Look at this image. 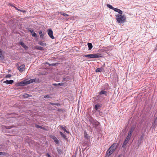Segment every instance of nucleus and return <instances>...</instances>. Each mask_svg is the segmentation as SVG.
<instances>
[{
  "instance_id": "nucleus-1",
  "label": "nucleus",
  "mask_w": 157,
  "mask_h": 157,
  "mask_svg": "<svg viewBox=\"0 0 157 157\" xmlns=\"http://www.w3.org/2000/svg\"><path fill=\"white\" fill-rule=\"evenodd\" d=\"M117 21L118 23H123L126 21V18L125 16L122 15H116Z\"/></svg>"
},
{
  "instance_id": "nucleus-2",
  "label": "nucleus",
  "mask_w": 157,
  "mask_h": 157,
  "mask_svg": "<svg viewBox=\"0 0 157 157\" xmlns=\"http://www.w3.org/2000/svg\"><path fill=\"white\" fill-rule=\"evenodd\" d=\"M82 56L90 58H98L102 57L103 55L102 54L98 53L96 54L83 55Z\"/></svg>"
},
{
  "instance_id": "nucleus-3",
  "label": "nucleus",
  "mask_w": 157,
  "mask_h": 157,
  "mask_svg": "<svg viewBox=\"0 0 157 157\" xmlns=\"http://www.w3.org/2000/svg\"><path fill=\"white\" fill-rule=\"evenodd\" d=\"M89 120L90 124L92 125L93 128H96L100 124L99 122L92 117H90Z\"/></svg>"
},
{
  "instance_id": "nucleus-4",
  "label": "nucleus",
  "mask_w": 157,
  "mask_h": 157,
  "mask_svg": "<svg viewBox=\"0 0 157 157\" xmlns=\"http://www.w3.org/2000/svg\"><path fill=\"white\" fill-rule=\"evenodd\" d=\"M112 147H110L107 151L105 157H109L110 155L114 151L112 149Z\"/></svg>"
},
{
  "instance_id": "nucleus-5",
  "label": "nucleus",
  "mask_w": 157,
  "mask_h": 157,
  "mask_svg": "<svg viewBox=\"0 0 157 157\" xmlns=\"http://www.w3.org/2000/svg\"><path fill=\"white\" fill-rule=\"evenodd\" d=\"M98 94V96L99 98H100L102 97V95H104L105 96H107L108 92L107 91L102 90L99 92Z\"/></svg>"
},
{
  "instance_id": "nucleus-6",
  "label": "nucleus",
  "mask_w": 157,
  "mask_h": 157,
  "mask_svg": "<svg viewBox=\"0 0 157 157\" xmlns=\"http://www.w3.org/2000/svg\"><path fill=\"white\" fill-rule=\"evenodd\" d=\"M53 31L52 29H49L48 30V33L50 37L52 39H54V37L53 35Z\"/></svg>"
},
{
  "instance_id": "nucleus-7",
  "label": "nucleus",
  "mask_w": 157,
  "mask_h": 157,
  "mask_svg": "<svg viewBox=\"0 0 157 157\" xmlns=\"http://www.w3.org/2000/svg\"><path fill=\"white\" fill-rule=\"evenodd\" d=\"M28 30L29 32H30L31 33L33 36L35 37H37V36H38L37 35H36V33H35L34 32V30L33 29H32L31 28H29Z\"/></svg>"
},
{
  "instance_id": "nucleus-8",
  "label": "nucleus",
  "mask_w": 157,
  "mask_h": 157,
  "mask_svg": "<svg viewBox=\"0 0 157 157\" xmlns=\"http://www.w3.org/2000/svg\"><path fill=\"white\" fill-rule=\"evenodd\" d=\"M36 82V78L31 79L29 80L25 81V85H27L28 84H29L33 83V82Z\"/></svg>"
},
{
  "instance_id": "nucleus-9",
  "label": "nucleus",
  "mask_w": 157,
  "mask_h": 157,
  "mask_svg": "<svg viewBox=\"0 0 157 157\" xmlns=\"http://www.w3.org/2000/svg\"><path fill=\"white\" fill-rule=\"evenodd\" d=\"M38 33L40 35V38L43 39H44V35L45 34V32L44 31L40 30L39 31Z\"/></svg>"
},
{
  "instance_id": "nucleus-10",
  "label": "nucleus",
  "mask_w": 157,
  "mask_h": 157,
  "mask_svg": "<svg viewBox=\"0 0 157 157\" xmlns=\"http://www.w3.org/2000/svg\"><path fill=\"white\" fill-rule=\"evenodd\" d=\"M16 85L17 86H25V80L23 81L19 82L17 83L16 84Z\"/></svg>"
},
{
  "instance_id": "nucleus-11",
  "label": "nucleus",
  "mask_w": 157,
  "mask_h": 157,
  "mask_svg": "<svg viewBox=\"0 0 157 157\" xmlns=\"http://www.w3.org/2000/svg\"><path fill=\"white\" fill-rule=\"evenodd\" d=\"M14 81L13 80H6V81L3 82V83H6L7 84H11L13 83Z\"/></svg>"
},
{
  "instance_id": "nucleus-12",
  "label": "nucleus",
  "mask_w": 157,
  "mask_h": 157,
  "mask_svg": "<svg viewBox=\"0 0 157 157\" xmlns=\"http://www.w3.org/2000/svg\"><path fill=\"white\" fill-rule=\"evenodd\" d=\"M129 140H127L126 139H125L123 144L122 147L124 148H125Z\"/></svg>"
},
{
  "instance_id": "nucleus-13",
  "label": "nucleus",
  "mask_w": 157,
  "mask_h": 157,
  "mask_svg": "<svg viewBox=\"0 0 157 157\" xmlns=\"http://www.w3.org/2000/svg\"><path fill=\"white\" fill-rule=\"evenodd\" d=\"M25 65L22 64L18 67V69L20 71H24Z\"/></svg>"
},
{
  "instance_id": "nucleus-14",
  "label": "nucleus",
  "mask_w": 157,
  "mask_h": 157,
  "mask_svg": "<svg viewBox=\"0 0 157 157\" xmlns=\"http://www.w3.org/2000/svg\"><path fill=\"white\" fill-rule=\"evenodd\" d=\"M109 86L107 84H106L104 86H102L101 89L103 90H107L108 89Z\"/></svg>"
},
{
  "instance_id": "nucleus-15",
  "label": "nucleus",
  "mask_w": 157,
  "mask_h": 157,
  "mask_svg": "<svg viewBox=\"0 0 157 157\" xmlns=\"http://www.w3.org/2000/svg\"><path fill=\"white\" fill-rule=\"evenodd\" d=\"M157 125V117L155 120L154 122L152 123V127L154 128Z\"/></svg>"
},
{
  "instance_id": "nucleus-16",
  "label": "nucleus",
  "mask_w": 157,
  "mask_h": 157,
  "mask_svg": "<svg viewBox=\"0 0 157 157\" xmlns=\"http://www.w3.org/2000/svg\"><path fill=\"white\" fill-rule=\"evenodd\" d=\"M64 83H59L58 84L57 83H54L53 84V85L55 86H62L64 85Z\"/></svg>"
},
{
  "instance_id": "nucleus-17",
  "label": "nucleus",
  "mask_w": 157,
  "mask_h": 157,
  "mask_svg": "<svg viewBox=\"0 0 157 157\" xmlns=\"http://www.w3.org/2000/svg\"><path fill=\"white\" fill-rule=\"evenodd\" d=\"M87 45L88 47V50H91L93 48V45L92 43H87Z\"/></svg>"
},
{
  "instance_id": "nucleus-18",
  "label": "nucleus",
  "mask_w": 157,
  "mask_h": 157,
  "mask_svg": "<svg viewBox=\"0 0 157 157\" xmlns=\"http://www.w3.org/2000/svg\"><path fill=\"white\" fill-rule=\"evenodd\" d=\"M35 49L37 50H40L43 51L44 50V48L43 47L41 46H36L35 47Z\"/></svg>"
},
{
  "instance_id": "nucleus-19",
  "label": "nucleus",
  "mask_w": 157,
  "mask_h": 157,
  "mask_svg": "<svg viewBox=\"0 0 157 157\" xmlns=\"http://www.w3.org/2000/svg\"><path fill=\"white\" fill-rule=\"evenodd\" d=\"M59 133L62 137L64 139L66 140L67 139L66 136L61 132H59Z\"/></svg>"
},
{
  "instance_id": "nucleus-20",
  "label": "nucleus",
  "mask_w": 157,
  "mask_h": 157,
  "mask_svg": "<svg viewBox=\"0 0 157 157\" xmlns=\"http://www.w3.org/2000/svg\"><path fill=\"white\" fill-rule=\"evenodd\" d=\"M84 138H85L86 139H87V140H88L89 139V136L88 134H87L86 132H85L84 133Z\"/></svg>"
},
{
  "instance_id": "nucleus-21",
  "label": "nucleus",
  "mask_w": 157,
  "mask_h": 157,
  "mask_svg": "<svg viewBox=\"0 0 157 157\" xmlns=\"http://www.w3.org/2000/svg\"><path fill=\"white\" fill-rule=\"evenodd\" d=\"M38 44L42 46H45L46 43L41 41H39L38 42Z\"/></svg>"
},
{
  "instance_id": "nucleus-22",
  "label": "nucleus",
  "mask_w": 157,
  "mask_h": 157,
  "mask_svg": "<svg viewBox=\"0 0 157 157\" xmlns=\"http://www.w3.org/2000/svg\"><path fill=\"white\" fill-rule=\"evenodd\" d=\"M19 44L24 48H26L27 47L26 45L23 42H19Z\"/></svg>"
},
{
  "instance_id": "nucleus-23",
  "label": "nucleus",
  "mask_w": 157,
  "mask_h": 157,
  "mask_svg": "<svg viewBox=\"0 0 157 157\" xmlns=\"http://www.w3.org/2000/svg\"><path fill=\"white\" fill-rule=\"evenodd\" d=\"M23 96L24 98H28L29 97H31L32 96L31 95H29L28 94L25 93L24 94Z\"/></svg>"
},
{
  "instance_id": "nucleus-24",
  "label": "nucleus",
  "mask_w": 157,
  "mask_h": 157,
  "mask_svg": "<svg viewBox=\"0 0 157 157\" xmlns=\"http://www.w3.org/2000/svg\"><path fill=\"white\" fill-rule=\"evenodd\" d=\"M132 135V134L128 133V135L127 136V137H126V139L127 140H129L131 137V136Z\"/></svg>"
},
{
  "instance_id": "nucleus-25",
  "label": "nucleus",
  "mask_w": 157,
  "mask_h": 157,
  "mask_svg": "<svg viewBox=\"0 0 157 157\" xmlns=\"http://www.w3.org/2000/svg\"><path fill=\"white\" fill-rule=\"evenodd\" d=\"M134 128L133 127H132L130 128L128 133L132 134V132L134 130Z\"/></svg>"
},
{
  "instance_id": "nucleus-26",
  "label": "nucleus",
  "mask_w": 157,
  "mask_h": 157,
  "mask_svg": "<svg viewBox=\"0 0 157 157\" xmlns=\"http://www.w3.org/2000/svg\"><path fill=\"white\" fill-rule=\"evenodd\" d=\"M103 69V68L102 67L100 68H98L95 70V72H100Z\"/></svg>"
},
{
  "instance_id": "nucleus-27",
  "label": "nucleus",
  "mask_w": 157,
  "mask_h": 157,
  "mask_svg": "<svg viewBox=\"0 0 157 157\" xmlns=\"http://www.w3.org/2000/svg\"><path fill=\"white\" fill-rule=\"evenodd\" d=\"M49 104L52 105H56L57 106H59L60 105V104L59 103H54L52 102H49Z\"/></svg>"
},
{
  "instance_id": "nucleus-28",
  "label": "nucleus",
  "mask_w": 157,
  "mask_h": 157,
  "mask_svg": "<svg viewBox=\"0 0 157 157\" xmlns=\"http://www.w3.org/2000/svg\"><path fill=\"white\" fill-rule=\"evenodd\" d=\"M100 107L101 106L97 104L95 105L94 109L96 110H97L98 109V108Z\"/></svg>"
},
{
  "instance_id": "nucleus-29",
  "label": "nucleus",
  "mask_w": 157,
  "mask_h": 157,
  "mask_svg": "<svg viewBox=\"0 0 157 157\" xmlns=\"http://www.w3.org/2000/svg\"><path fill=\"white\" fill-rule=\"evenodd\" d=\"M53 140L54 142L56 143V144H58L59 142V141H58L57 138L55 137H54L53 139Z\"/></svg>"
},
{
  "instance_id": "nucleus-30",
  "label": "nucleus",
  "mask_w": 157,
  "mask_h": 157,
  "mask_svg": "<svg viewBox=\"0 0 157 157\" xmlns=\"http://www.w3.org/2000/svg\"><path fill=\"white\" fill-rule=\"evenodd\" d=\"M69 78L68 76H67L66 78H63V80L64 81H67L69 80Z\"/></svg>"
},
{
  "instance_id": "nucleus-31",
  "label": "nucleus",
  "mask_w": 157,
  "mask_h": 157,
  "mask_svg": "<svg viewBox=\"0 0 157 157\" xmlns=\"http://www.w3.org/2000/svg\"><path fill=\"white\" fill-rule=\"evenodd\" d=\"M60 13L62 15H63L65 16V17H67L68 15V14H67L66 13H63V12H60Z\"/></svg>"
},
{
  "instance_id": "nucleus-32",
  "label": "nucleus",
  "mask_w": 157,
  "mask_h": 157,
  "mask_svg": "<svg viewBox=\"0 0 157 157\" xmlns=\"http://www.w3.org/2000/svg\"><path fill=\"white\" fill-rule=\"evenodd\" d=\"M107 6L110 9H111L112 10H113V9H114V7L112 6L111 5H109V4H107Z\"/></svg>"
},
{
  "instance_id": "nucleus-33",
  "label": "nucleus",
  "mask_w": 157,
  "mask_h": 157,
  "mask_svg": "<svg viewBox=\"0 0 157 157\" xmlns=\"http://www.w3.org/2000/svg\"><path fill=\"white\" fill-rule=\"evenodd\" d=\"M13 7H14V8H15V9H16V10H17L18 11H21V12H24V11H23L22 10H20V9H18L15 6H13Z\"/></svg>"
},
{
  "instance_id": "nucleus-34",
  "label": "nucleus",
  "mask_w": 157,
  "mask_h": 157,
  "mask_svg": "<svg viewBox=\"0 0 157 157\" xmlns=\"http://www.w3.org/2000/svg\"><path fill=\"white\" fill-rule=\"evenodd\" d=\"M6 153L4 152H0V155H6Z\"/></svg>"
},
{
  "instance_id": "nucleus-35",
  "label": "nucleus",
  "mask_w": 157,
  "mask_h": 157,
  "mask_svg": "<svg viewBox=\"0 0 157 157\" xmlns=\"http://www.w3.org/2000/svg\"><path fill=\"white\" fill-rule=\"evenodd\" d=\"M117 12L119 13L120 15H122V11L121 10L118 9Z\"/></svg>"
},
{
  "instance_id": "nucleus-36",
  "label": "nucleus",
  "mask_w": 157,
  "mask_h": 157,
  "mask_svg": "<svg viewBox=\"0 0 157 157\" xmlns=\"http://www.w3.org/2000/svg\"><path fill=\"white\" fill-rule=\"evenodd\" d=\"M115 145L114 144H113L110 147H112V149L114 151L116 149V148L115 147Z\"/></svg>"
},
{
  "instance_id": "nucleus-37",
  "label": "nucleus",
  "mask_w": 157,
  "mask_h": 157,
  "mask_svg": "<svg viewBox=\"0 0 157 157\" xmlns=\"http://www.w3.org/2000/svg\"><path fill=\"white\" fill-rule=\"evenodd\" d=\"M57 151H58V153L59 154H61V153H62V150L61 149H59L58 148H57Z\"/></svg>"
},
{
  "instance_id": "nucleus-38",
  "label": "nucleus",
  "mask_w": 157,
  "mask_h": 157,
  "mask_svg": "<svg viewBox=\"0 0 157 157\" xmlns=\"http://www.w3.org/2000/svg\"><path fill=\"white\" fill-rule=\"evenodd\" d=\"M60 127L65 132H66V131H67L65 128L64 127H63L62 125L60 126Z\"/></svg>"
},
{
  "instance_id": "nucleus-39",
  "label": "nucleus",
  "mask_w": 157,
  "mask_h": 157,
  "mask_svg": "<svg viewBox=\"0 0 157 157\" xmlns=\"http://www.w3.org/2000/svg\"><path fill=\"white\" fill-rule=\"evenodd\" d=\"M2 51L0 48V58H2Z\"/></svg>"
},
{
  "instance_id": "nucleus-40",
  "label": "nucleus",
  "mask_w": 157,
  "mask_h": 157,
  "mask_svg": "<svg viewBox=\"0 0 157 157\" xmlns=\"http://www.w3.org/2000/svg\"><path fill=\"white\" fill-rule=\"evenodd\" d=\"M41 126H41L37 125V124H36V125H35V127L37 128H41Z\"/></svg>"
},
{
  "instance_id": "nucleus-41",
  "label": "nucleus",
  "mask_w": 157,
  "mask_h": 157,
  "mask_svg": "<svg viewBox=\"0 0 157 157\" xmlns=\"http://www.w3.org/2000/svg\"><path fill=\"white\" fill-rule=\"evenodd\" d=\"M13 127V126H8L6 127V128L7 129H10L11 128H12Z\"/></svg>"
},
{
  "instance_id": "nucleus-42",
  "label": "nucleus",
  "mask_w": 157,
  "mask_h": 157,
  "mask_svg": "<svg viewBox=\"0 0 157 157\" xmlns=\"http://www.w3.org/2000/svg\"><path fill=\"white\" fill-rule=\"evenodd\" d=\"M50 97V96L49 95H45L44 96V98H49Z\"/></svg>"
},
{
  "instance_id": "nucleus-43",
  "label": "nucleus",
  "mask_w": 157,
  "mask_h": 157,
  "mask_svg": "<svg viewBox=\"0 0 157 157\" xmlns=\"http://www.w3.org/2000/svg\"><path fill=\"white\" fill-rule=\"evenodd\" d=\"M11 76H12L10 74H8L6 75V78H10Z\"/></svg>"
},
{
  "instance_id": "nucleus-44",
  "label": "nucleus",
  "mask_w": 157,
  "mask_h": 157,
  "mask_svg": "<svg viewBox=\"0 0 157 157\" xmlns=\"http://www.w3.org/2000/svg\"><path fill=\"white\" fill-rule=\"evenodd\" d=\"M118 9H117L116 8H114V9H113V10L114 11L117 12V11Z\"/></svg>"
},
{
  "instance_id": "nucleus-45",
  "label": "nucleus",
  "mask_w": 157,
  "mask_h": 157,
  "mask_svg": "<svg viewBox=\"0 0 157 157\" xmlns=\"http://www.w3.org/2000/svg\"><path fill=\"white\" fill-rule=\"evenodd\" d=\"M142 140V136H141L140 138V139L139 140V142H140V143L141 142Z\"/></svg>"
},
{
  "instance_id": "nucleus-46",
  "label": "nucleus",
  "mask_w": 157,
  "mask_h": 157,
  "mask_svg": "<svg viewBox=\"0 0 157 157\" xmlns=\"http://www.w3.org/2000/svg\"><path fill=\"white\" fill-rule=\"evenodd\" d=\"M41 129H43V130H47V129H46L45 128H44V127H42L41 126Z\"/></svg>"
},
{
  "instance_id": "nucleus-47",
  "label": "nucleus",
  "mask_w": 157,
  "mask_h": 157,
  "mask_svg": "<svg viewBox=\"0 0 157 157\" xmlns=\"http://www.w3.org/2000/svg\"><path fill=\"white\" fill-rule=\"evenodd\" d=\"M46 156L47 157H52L50 155H49V153H47V155H46Z\"/></svg>"
},
{
  "instance_id": "nucleus-48",
  "label": "nucleus",
  "mask_w": 157,
  "mask_h": 157,
  "mask_svg": "<svg viewBox=\"0 0 157 157\" xmlns=\"http://www.w3.org/2000/svg\"><path fill=\"white\" fill-rule=\"evenodd\" d=\"M67 132V133L68 134H69L70 133V132L69 131H66V132Z\"/></svg>"
},
{
  "instance_id": "nucleus-49",
  "label": "nucleus",
  "mask_w": 157,
  "mask_h": 157,
  "mask_svg": "<svg viewBox=\"0 0 157 157\" xmlns=\"http://www.w3.org/2000/svg\"><path fill=\"white\" fill-rule=\"evenodd\" d=\"M2 145H0V149H2Z\"/></svg>"
},
{
  "instance_id": "nucleus-50",
  "label": "nucleus",
  "mask_w": 157,
  "mask_h": 157,
  "mask_svg": "<svg viewBox=\"0 0 157 157\" xmlns=\"http://www.w3.org/2000/svg\"><path fill=\"white\" fill-rule=\"evenodd\" d=\"M52 66H55L56 65V63H52Z\"/></svg>"
},
{
  "instance_id": "nucleus-51",
  "label": "nucleus",
  "mask_w": 157,
  "mask_h": 157,
  "mask_svg": "<svg viewBox=\"0 0 157 157\" xmlns=\"http://www.w3.org/2000/svg\"><path fill=\"white\" fill-rule=\"evenodd\" d=\"M10 6H13H13H14L12 4H11Z\"/></svg>"
},
{
  "instance_id": "nucleus-52",
  "label": "nucleus",
  "mask_w": 157,
  "mask_h": 157,
  "mask_svg": "<svg viewBox=\"0 0 157 157\" xmlns=\"http://www.w3.org/2000/svg\"><path fill=\"white\" fill-rule=\"evenodd\" d=\"M155 49L157 50V45H156V47L155 48Z\"/></svg>"
},
{
  "instance_id": "nucleus-53",
  "label": "nucleus",
  "mask_w": 157,
  "mask_h": 157,
  "mask_svg": "<svg viewBox=\"0 0 157 157\" xmlns=\"http://www.w3.org/2000/svg\"><path fill=\"white\" fill-rule=\"evenodd\" d=\"M118 157H121V155H118Z\"/></svg>"
},
{
  "instance_id": "nucleus-54",
  "label": "nucleus",
  "mask_w": 157,
  "mask_h": 157,
  "mask_svg": "<svg viewBox=\"0 0 157 157\" xmlns=\"http://www.w3.org/2000/svg\"><path fill=\"white\" fill-rule=\"evenodd\" d=\"M71 157H75V156L74 155H73Z\"/></svg>"
}]
</instances>
